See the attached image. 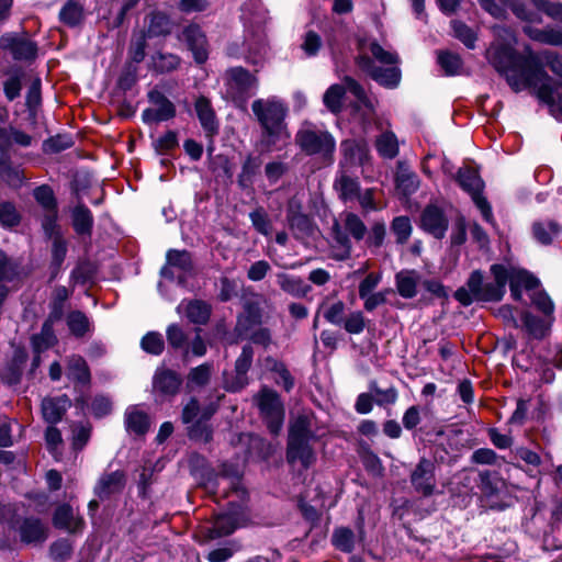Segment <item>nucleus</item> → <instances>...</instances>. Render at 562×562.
I'll return each mask as SVG.
<instances>
[{"mask_svg":"<svg viewBox=\"0 0 562 562\" xmlns=\"http://www.w3.org/2000/svg\"><path fill=\"white\" fill-rule=\"evenodd\" d=\"M495 40L486 50V57L493 67L505 75L507 82L515 91L533 89L540 101L549 106L550 113L562 120V92L553 87L551 78L538 65L533 54L527 57L514 55L512 44L513 33L504 26L494 27Z\"/></svg>","mask_w":562,"mask_h":562,"instance_id":"1","label":"nucleus"},{"mask_svg":"<svg viewBox=\"0 0 562 562\" xmlns=\"http://www.w3.org/2000/svg\"><path fill=\"white\" fill-rule=\"evenodd\" d=\"M228 476L229 473L223 471L217 484L224 485V488L228 484L232 485V492L229 494L224 492L223 496H235L236 499H232L228 502L231 508L227 513L218 514L217 516H215L211 524L202 527L201 532L207 540H214L221 537L228 536L233 533L237 528L241 527L245 521L243 503L246 497V491L239 485L237 475L234 477V480L229 482Z\"/></svg>","mask_w":562,"mask_h":562,"instance_id":"2","label":"nucleus"},{"mask_svg":"<svg viewBox=\"0 0 562 562\" xmlns=\"http://www.w3.org/2000/svg\"><path fill=\"white\" fill-rule=\"evenodd\" d=\"M251 110L270 144L289 140L290 134L284 123L288 108L281 100L276 97L257 99L252 102Z\"/></svg>","mask_w":562,"mask_h":562,"instance_id":"3","label":"nucleus"},{"mask_svg":"<svg viewBox=\"0 0 562 562\" xmlns=\"http://www.w3.org/2000/svg\"><path fill=\"white\" fill-rule=\"evenodd\" d=\"M369 50L376 61L390 67L380 68L366 55L358 57V66L380 85L387 88L397 87L401 81V69L397 67L400 57L397 53L383 48L376 42L370 44Z\"/></svg>","mask_w":562,"mask_h":562,"instance_id":"4","label":"nucleus"},{"mask_svg":"<svg viewBox=\"0 0 562 562\" xmlns=\"http://www.w3.org/2000/svg\"><path fill=\"white\" fill-rule=\"evenodd\" d=\"M344 82L346 87L333 85L326 90L323 97L325 106L333 113L340 112L342 98L346 90H348L356 98L355 111L360 114L364 122H370L375 113L374 101L366 94L364 89L351 77H345Z\"/></svg>","mask_w":562,"mask_h":562,"instance_id":"5","label":"nucleus"},{"mask_svg":"<svg viewBox=\"0 0 562 562\" xmlns=\"http://www.w3.org/2000/svg\"><path fill=\"white\" fill-rule=\"evenodd\" d=\"M493 281L484 280L481 271H473L467 285L476 297V301L497 302L501 301L506 292V270L505 265L495 263L490 268Z\"/></svg>","mask_w":562,"mask_h":562,"instance_id":"6","label":"nucleus"},{"mask_svg":"<svg viewBox=\"0 0 562 562\" xmlns=\"http://www.w3.org/2000/svg\"><path fill=\"white\" fill-rule=\"evenodd\" d=\"M296 143L307 155H319L330 164L336 147L334 137L325 131L303 127L296 134Z\"/></svg>","mask_w":562,"mask_h":562,"instance_id":"7","label":"nucleus"},{"mask_svg":"<svg viewBox=\"0 0 562 562\" xmlns=\"http://www.w3.org/2000/svg\"><path fill=\"white\" fill-rule=\"evenodd\" d=\"M459 186L467 191L471 196L476 207L481 211L483 218L491 223L493 221L492 209L480 193L483 188V182L476 171L465 168L460 169L457 175Z\"/></svg>","mask_w":562,"mask_h":562,"instance_id":"8","label":"nucleus"},{"mask_svg":"<svg viewBox=\"0 0 562 562\" xmlns=\"http://www.w3.org/2000/svg\"><path fill=\"white\" fill-rule=\"evenodd\" d=\"M258 406L270 432L278 435L283 425L284 409L277 393L262 390L258 397Z\"/></svg>","mask_w":562,"mask_h":562,"instance_id":"9","label":"nucleus"},{"mask_svg":"<svg viewBox=\"0 0 562 562\" xmlns=\"http://www.w3.org/2000/svg\"><path fill=\"white\" fill-rule=\"evenodd\" d=\"M482 8L487 11L494 18H502L505 13V9L509 7L514 14L524 21L528 22H541V18L538 13L528 10L524 3L517 0H479Z\"/></svg>","mask_w":562,"mask_h":562,"instance_id":"10","label":"nucleus"},{"mask_svg":"<svg viewBox=\"0 0 562 562\" xmlns=\"http://www.w3.org/2000/svg\"><path fill=\"white\" fill-rule=\"evenodd\" d=\"M151 106L144 110L142 117L145 123H158L168 121L176 115L173 103L160 91L153 90L148 93Z\"/></svg>","mask_w":562,"mask_h":562,"instance_id":"11","label":"nucleus"},{"mask_svg":"<svg viewBox=\"0 0 562 562\" xmlns=\"http://www.w3.org/2000/svg\"><path fill=\"white\" fill-rule=\"evenodd\" d=\"M436 465L428 459H420L411 474V483L417 493L424 496H431L436 490Z\"/></svg>","mask_w":562,"mask_h":562,"instance_id":"12","label":"nucleus"},{"mask_svg":"<svg viewBox=\"0 0 562 562\" xmlns=\"http://www.w3.org/2000/svg\"><path fill=\"white\" fill-rule=\"evenodd\" d=\"M449 221L445 212L437 205L429 204L425 207L420 216L422 228L440 239L446 235Z\"/></svg>","mask_w":562,"mask_h":562,"instance_id":"13","label":"nucleus"},{"mask_svg":"<svg viewBox=\"0 0 562 562\" xmlns=\"http://www.w3.org/2000/svg\"><path fill=\"white\" fill-rule=\"evenodd\" d=\"M244 45L243 56L245 60L252 66L262 67L269 56V44L266 35L252 34L245 40Z\"/></svg>","mask_w":562,"mask_h":562,"instance_id":"14","label":"nucleus"},{"mask_svg":"<svg viewBox=\"0 0 562 562\" xmlns=\"http://www.w3.org/2000/svg\"><path fill=\"white\" fill-rule=\"evenodd\" d=\"M505 270L506 283H509L512 296L516 301L521 300L524 289L531 290L538 284V280L524 269L505 265Z\"/></svg>","mask_w":562,"mask_h":562,"instance_id":"15","label":"nucleus"},{"mask_svg":"<svg viewBox=\"0 0 562 562\" xmlns=\"http://www.w3.org/2000/svg\"><path fill=\"white\" fill-rule=\"evenodd\" d=\"M225 80L234 94H241L258 87V78L243 67L229 68L225 74Z\"/></svg>","mask_w":562,"mask_h":562,"instance_id":"16","label":"nucleus"},{"mask_svg":"<svg viewBox=\"0 0 562 562\" xmlns=\"http://www.w3.org/2000/svg\"><path fill=\"white\" fill-rule=\"evenodd\" d=\"M181 383L182 380L177 372L165 368L157 369L153 378V391L162 397L175 396Z\"/></svg>","mask_w":562,"mask_h":562,"instance_id":"17","label":"nucleus"},{"mask_svg":"<svg viewBox=\"0 0 562 562\" xmlns=\"http://www.w3.org/2000/svg\"><path fill=\"white\" fill-rule=\"evenodd\" d=\"M125 482L126 480L123 471L103 473L94 486V493L101 499L108 498L111 495L122 492L125 486Z\"/></svg>","mask_w":562,"mask_h":562,"instance_id":"18","label":"nucleus"},{"mask_svg":"<svg viewBox=\"0 0 562 562\" xmlns=\"http://www.w3.org/2000/svg\"><path fill=\"white\" fill-rule=\"evenodd\" d=\"M311 440L288 439L286 459L290 463L300 462L310 468L316 461V454L310 445Z\"/></svg>","mask_w":562,"mask_h":562,"instance_id":"19","label":"nucleus"},{"mask_svg":"<svg viewBox=\"0 0 562 562\" xmlns=\"http://www.w3.org/2000/svg\"><path fill=\"white\" fill-rule=\"evenodd\" d=\"M183 38L189 49L193 53L196 63L202 64L207 59V41L198 25H189L183 30Z\"/></svg>","mask_w":562,"mask_h":562,"instance_id":"20","label":"nucleus"},{"mask_svg":"<svg viewBox=\"0 0 562 562\" xmlns=\"http://www.w3.org/2000/svg\"><path fill=\"white\" fill-rule=\"evenodd\" d=\"M0 46L10 49L15 59H32L36 55V45L32 41L10 34L1 36Z\"/></svg>","mask_w":562,"mask_h":562,"instance_id":"21","label":"nucleus"},{"mask_svg":"<svg viewBox=\"0 0 562 562\" xmlns=\"http://www.w3.org/2000/svg\"><path fill=\"white\" fill-rule=\"evenodd\" d=\"M21 540L25 543H42L47 539V527L37 518H26L19 528Z\"/></svg>","mask_w":562,"mask_h":562,"instance_id":"22","label":"nucleus"},{"mask_svg":"<svg viewBox=\"0 0 562 562\" xmlns=\"http://www.w3.org/2000/svg\"><path fill=\"white\" fill-rule=\"evenodd\" d=\"M194 109L201 126L206 132L207 136H213L218 131V123L216 121L215 112L211 102L205 97L196 99Z\"/></svg>","mask_w":562,"mask_h":562,"instance_id":"23","label":"nucleus"},{"mask_svg":"<svg viewBox=\"0 0 562 562\" xmlns=\"http://www.w3.org/2000/svg\"><path fill=\"white\" fill-rule=\"evenodd\" d=\"M70 406V400L66 396L47 397L42 402V414L48 424L58 423L67 408Z\"/></svg>","mask_w":562,"mask_h":562,"instance_id":"24","label":"nucleus"},{"mask_svg":"<svg viewBox=\"0 0 562 562\" xmlns=\"http://www.w3.org/2000/svg\"><path fill=\"white\" fill-rule=\"evenodd\" d=\"M315 417L313 414H301L296 416L290 426L289 439L313 440L316 438L314 434Z\"/></svg>","mask_w":562,"mask_h":562,"instance_id":"25","label":"nucleus"},{"mask_svg":"<svg viewBox=\"0 0 562 562\" xmlns=\"http://www.w3.org/2000/svg\"><path fill=\"white\" fill-rule=\"evenodd\" d=\"M345 162L349 166H363L369 159L368 146L362 142L348 139L341 143Z\"/></svg>","mask_w":562,"mask_h":562,"instance_id":"26","label":"nucleus"},{"mask_svg":"<svg viewBox=\"0 0 562 562\" xmlns=\"http://www.w3.org/2000/svg\"><path fill=\"white\" fill-rule=\"evenodd\" d=\"M54 525L69 532H77L82 529L83 520L75 515L74 509L69 505H61L55 512Z\"/></svg>","mask_w":562,"mask_h":562,"instance_id":"27","label":"nucleus"},{"mask_svg":"<svg viewBox=\"0 0 562 562\" xmlns=\"http://www.w3.org/2000/svg\"><path fill=\"white\" fill-rule=\"evenodd\" d=\"M178 312H183L190 322L194 324H205L211 315V307L203 301L194 300L181 302Z\"/></svg>","mask_w":562,"mask_h":562,"instance_id":"28","label":"nucleus"},{"mask_svg":"<svg viewBox=\"0 0 562 562\" xmlns=\"http://www.w3.org/2000/svg\"><path fill=\"white\" fill-rule=\"evenodd\" d=\"M560 225L551 220H542L535 222L532 225V235L535 239L542 244L549 245L561 236Z\"/></svg>","mask_w":562,"mask_h":562,"instance_id":"29","label":"nucleus"},{"mask_svg":"<svg viewBox=\"0 0 562 562\" xmlns=\"http://www.w3.org/2000/svg\"><path fill=\"white\" fill-rule=\"evenodd\" d=\"M261 310L257 303H248L245 305L244 312L238 316L236 329L240 335H248L261 323Z\"/></svg>","mask_w":562,"mask_h":562,"instance_id":"30","label":"nucleus"},{"mask_svg":"<svg viewBox=\"0 0 562 562\" xmlns=\"http://www.w3.org/2000/svg\"><path fill=\"white\" fill-rule=\"evenodd\" d=\"M277 282L282 291L294 297H304L311 291V286L302 278L288 273H278Z\"/></svg>","mask_w":562,"mask_h":562,"instance_id":"31","label":"nucleus"},{"mask_svg":"<svg viewBox=\"0 0 562 562\" xmlns=\"http://www.w3.org/2000/svg\"><path fill=\"white\" fill-rule=\"evenodd\" d=\"M125 426L128 432L144 435L149 428L148 415L137 406H131L125 412Z\"/></svg>","mask_w":562,"mask_h":562,"instance_id":"32","label":"nucleus"},{"mask_svg":"<svg viewBox=\"0 0 562 562\" xmlns=\"http://www.w3.org/2000/svg\"><path fill=\"white\" fill-rule=\"evenodd\" d=\"M506 29L508 30V27H506ZM509 31L512 33H514L510 29H509ZM513 35H515V34H513ZM514 38L516 40V36H514ZM515 44H516V41L512 44V49H513V53L515 56L527 57L530 53L536 55L538 58L539 67L543 70L542 61H544L547 64V66L551 69V71L560 78L559 88L560 87L562 88V57L558 56L554 53H550V52H544V53L538 55V54L531 52L529 48L526 49L524 55H518V54H516V52L514 49Z\"/></svg>","mask_w":562,"mask_h":562,"instance_id":"33","label":"nucleus"},{"mask_svg":"<svg viewBox=\"0 0 562 562\" xmlns=\"http://www.w3.org/2000/svg\"><path fill=\"white\" fill-rule=\"evenodd\" d=\"M524 32L532 41L553 46H562V29L546 27L540 30L532 26H525Z\"/></svg>","mask_w":562,"mask_h":562,"instance_id":"34","label":"nucleus"},{"mask_svg":"<svg viewBox=\"0 0 562 562\" xmlns=\"http://www.w3.org/2000/svg\"><path fill=\"white\" fill-rule=\"evenodd\" d=\"M334 188L344 202L356 201L360 193L359 181L344 172L336 178Z\"/></svg>","mask_w":562,"mask_h":562,"instance_id":"35","label":"nucleus"},{"mask_svg":"<svg viewBox=\"0 0 562 562\" xmlns=\"http://www.w3.org/2000/svg\"><path fill=\"white\" fill-rule=\"evenodd\" d=\"M67 376L82 384H88L90 382V371L82 357L71 356L67 360Z\"/></svg>","mask_w":562,"mask_h":562,"instance_id":"36","label":"nucleus"},{"mask_svg":"<svg viewBox=\"0 0 562 562\" xmlns=\"http://www.w3.org/2000/svg\"><path fill=\"white\" fill-rule=\"evenodd\" d=\"M57 338L54 334L53 322L47 319L41 329V333L32 337V346L35 353H41L54 346Z\"/></svg>","mask_w":562,"mask_h":562,"instance_id":"37","label":"nucleus"},{"mask_svg":"<svg viewBox=\"0 0 562 562\" xmlns=\"http://www.w3.org/2000/svg\"><path fill=\"white\" fill-rule=\"evenodd\" d=\"M214 408H205L202 412L201 417L196 420L195 424L189 427L188 434L190 438L200 440L203 442H207L212 438V430L207 425V419L213 415Z\"/></svg>","mask_w":562,"mask_h":562,"instance_id":"38","label":"nucleus"},{"mask_svg":"<svg viewBox=\"0 0 562 562\" xmlns=\"http://www.w3.org/2000/svg\"><path fill=\"white\" fill-rule=\"evenodd\" d=\"M83 18V7L72 0L66 2L59 12V20L69 27H75L81 24Z\"/></svg>","mask_w":562,"mask_h":562,"instance_id":"39","label":"nucleus"},{"mask_svg":"<svg viewBox=\"0 0 562 562\" xmlns=\"http://www.w3.org/2000/svg\"><path fill=\"white\" fill-rule=\"evenodd\" d=\"M418 276L415 271H401L396 274V288L401 296L412 299L416 295Z\"/></svg>","mask_w":562,"mask_h":562,"instance_id":"40","label":"nucleus"},{"mask_svg":"<svg viewBox=\"0 0 562 562\" xmlns=\"http://www.w3.org/2000/svg\"><path fill=\"white\" fill-rule=\"evenodd\" d=\"M375 147L383 158L393 159L398 155V140L393 132L382 133L375 140Z\"/></svg>","mask_w":562,"mask_h":562,"instance_id":"41","label":"nucleus"},{"mask_svg":"<svg viewBox=\"0 0 562 562\" xmlns=\"http://www.w3.org/2000/svg\"><path fill=\"white\" fill-rule=\"evenodd\" d=\"M345 231L356 240H361L366 236L367 226L363 221L352 212H345L341 215Z\"/></svg>","mask_w":562,"mask_h":562,"instance_id":"42","label":"nucleus"},{"mask_svg":"<svg viewBox=\"0 0 562 562\" xmlns=\"http://www.w3.org/2000/svg\"><path fill=\"white\" fill-rule=\"evenodd\" d=\"M334 547L342 552H351L355 548V533L346 527L336 528L331 536Z\"/></svg>","mask_w":562,"mask_h":562,"instance_id":"43","label":"nucleus"},{"mask_svg":"<svg viewBox=\"0 0 562 562\" xmlns=\"http://www.w3.org/2000/svg\"><path fill=\"white\" fill-rule=\"evenodd\" d=\"M171 30L169 18L160 12L151 13L149 15L147 35L149 37L166 35Z\"/></svg>","mask_w":562,"mask_h":562,"instance_id":"44","label":"nucleus"},{"mask_svg":"<svg viewBox=\"0 0 562 562\" xmlns=\"http://www.w3.org/2000/svg\"><path fill=\"white\" fill-rule=\"evenodd\" d=\"M396 187L404 195H411L419 188V179L416 173L401 169L396 175Z\"/></svg>","mask_w":562,"mask_h":562,"instance_id":"45","label":"nucleus"},{"mask_svg":"<svg viewBox=\"0 0 562 562\" xmlns=\"http://www.w3.org/2000/svg\"><path fill=\"white\" fill-rule=\"evenodd\" d=\"M74 227L79 234H88L91 231L93 218L90 210L78 205L72 213Z\"/></svg>","mask_w":562,"mask_h":562,"instance_id":"46","label":"nucleus"},{"mask_svg":"<svg viewBox=\"0 0 562 562\" xmlns=\"http://www.w3.org/2000/svg\"><path fill=\"white\" fill-rule=\"evenodd\" d=\"M524 324L528 333L537 339L543 338L550 328V322L540 319L530 313L524 315Z\"/></svg>","mask_w":562,"mask_h":562,"instance_id":"47","label":"nucleus"},{"mask_svg":"<svg viewBox=\"0 0 562 562\" xmlns=\"http://www.w3.org/2000/svg\"><path fill=\"white\" fill-rule=\"evenodd\" d=\"M391 231L398 244H405L412 235V224L407 216H397L392 221Z\"/></svg>","mask_w":562,"mask_h":562,"instance_id":"48","label":"nucleus"},{"mask_svg":"<svg viewBox=\"0 0 562 562\" xmlns=\"http://www.w3.org/2000/svg\"><path fill=\"white\" fill-rule=\"evenodd\" d=\"M290 228L297 239H304L312 235L314 229L310 218L305 215H294L290 220Z\"/></svg>","mask_w":562,"mask_h":562,"instance_id":"49","label":"nucleus"},{"mask_svg":"<svg viewBox=\"0 0 562 562\" xmlns=\"http://www.w3.org/2000/svg\"><path fill=\"white\" fill-rule=\"evenodd\" d=\"M67 325L71 334L77 337L83 336L89 330V319L79 311L71 312L67 316Z\"/></svg>","mask_w":562,"mask_h":562,"instance_id":"50","label":"nucleus"},{"mask_svg":"<svg viewBox=\"0 0 562 562\" xmlns=\"http://www.w3.org/2000/svg\"><path fill=\"white\" fill-rule=\"evenodd\" d=\"M140 346L144 351L158 356L164 351L165 342L161 334L150 331L143 337Z\"/></svg>","mask_w":562,"mask_h":562,"instance_id":"51","label":"nucleus"},{"mask_svg":"<svg viewBox=\"0 0 562 562\" xmlns=\"http://www.w3.org/2000/svg\"><path fill=\"white\" fill-rule=\"evenodd\" d=\"M153 63L156 70L160 72H168L175 70L179 66L180 59L173 54L158 53L154 56Z\"/></svg>","mask_w":562,"mask_h":562,"instance_id":"52","label":"nucleus"},{"mask_svg":"<svg viewBox=\"0 0 562 562\" xmlns=\"http://www.w3.org/2000/svg\"><path fill=\"white\" fill-rule=\"evenodd\" d=\"M438 63L447 75H456L462 66L460 56L449 52H440Z\"/></svg>","mask_w":562,"mask_h":562,"instance_id":"53","label":"nucleus"},{"mask_svg":"<svg viewBox=\"0 0 562 562\" xmlns=\"http://www.w3.org/2000/svg\"><path fill=\"white\" fill-rule=\"evenodd\" d=\"M167 262L169 266L177 267L183 271H188L192 267L191 256L187 250H169L167 252Z\"/></svg>","mask_w":562,"mask_h":562,"instance_id":"54","label":"nucleus"},{"mask_svg":"<svg viewBox=\"0 0 562 562\" xmlns=\"http://www.w3.org/2000/svg\"><path fill=\"white\" fill-rule=\"evenodd\" d=\"M533 7L554 21L562 22V3L548 0H531Z\"/></svg>","mask_w":562,"mask_h":562,"instance_id":"55","label":"nucleus"},{"mask_svg":"<svg viewBox=\"0 0 562 562\" xmlns=\"http://www.w3.org/2000/svg\"><path fill=\"white\" fill-rule=\"evenodd\" d=\"M250 221L257 232L265 236L272 233L271 222L262 209H257L249 214Z\"/></svg>","mask_w":562,"mask_h":562,"instance_id":"56","label":"nucleus"},{"mask_svg":"<svg viewBox=\"0 0 562 562\" xmlns=\"http://www.w3.org/2000/svg\"><path fill=\"white\" fill-rule=\"evenodd\" d=\"M334 238L339 245V249L335 254V258L339 260L347 259L351 252V243L348 236H346L338 224L334 226Z\"/></svg>","mask_w":562,"mask_h":562,"instance_id":"57","label":"nucleus"},{"mask_svg":"<svg viewBox=\"0 0 562 562\" xmlns=\"http://www.w3.org/2000/svg\"><path fill=\"white\" fill-rule=\"evenodd\" d=\"M322 47V38L314 31H307L303 36V42L301 44V48L305 53L306 56L312 57L317 55Z\"/></svg>","mask_w":562,"mask_h":562,"instance_id":"58","label":"nucleus"},{"mask_svg":"<svg viewBox=\"0 0 562 562\" xmlns=\"http://www.w3.org/2000/svg\"><path fill=\"white\" fill-rule=\"evenodd\" d=\"M166 334L167 340L171 347L176 349H183L188 347L187 335L179 325L171 324L168 326Z\"/></svg>","mask_w":562,"mask_h":562,"instance_id":"59","label":"nucleus"},{"mask_svg":"<svg viewBox=\"0 0 562 562\" xmlns=\"http://www.w3.org/2000/svg\"><path fill=\"white\" fill-rule=\"evenodd\" d=\"M342 323L345 330L353 335L362 333L366 328V318L359 311L350 313Z\"/></svg>","mask_w":562,"mask_h":562,"instance_id":"60","label":"nucleus"},{"mask_svg":"<svg viewBox=\"0 0 562 562\" xmlns=\"http://www.w3.org/2000/svg\"><path fill=\"white\" fill-rule=\"evenodd\" d=\"M452 30H453L454 36L457 38H459L468 48L474 47L476 36L469 26H467L465 24H463L459 21H453Z\"/></svg>","mask_w":562,"mask_h":562,"instance_id":"61","label":"nucleus"},{"mask_svg":"<svg viewBox=\"0 0 562 562\" xmlns=\"http://www.w3.org/2000/svg\"><path fill=\"white\" fill-rule=\"evenodd\" d=\"M145 46H146V34L140 31L138 33H134L132 37L130 54L132 59L135 63H139L145 57Z\"/></svg>","mask_w":562,"mask_h":562,"instance_id":"62","label":"nucleus"},{"mask_svg":"<svg viewBox=\"0 0 562 562\" xmlns=\"http://www.w3.org/2000/svg\"><path fill=\"white\" fill-rule=\"evenodd\" d=\"M36 201L47 211L56 210V201L53 191L47 186L38 187L34 190Z\"/></svg>","mask_w":562,"mask_h":562,"instance_id":"63","label":"nucleus"},{"mask_svg":"<svg viewBox=\"0 0 562 562\" xmlns=\"http://www.w3.org/2000/svg\"><path fill=\"white\" fill-rule=\"evenodd\" d=\"M212 366L209 363L201 364L192 369L189 373V383L202 386L205 385L211 376Z\"/></svg>","mask_w":562,"mask_h":562,"instance_id":"64","label":"nucleus"}]
</instances>
